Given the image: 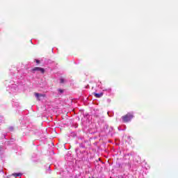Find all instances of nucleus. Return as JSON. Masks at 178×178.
<instances>
[{
  "instance_id": "1",
  "label": "nucleus",
  "mask_w": 178,
  "mask_h": 178,
  "mask_svg": "<svg viewBox=\"0 0 178 178\" xmlns=\"http://www.w3.org/2000/svg\"><path fill=\"white\" fill-rule=\"evenodd\" d=\"M134 118V115L131 113H128L127 115H124L122 117V122L124 123H128V122H131V120Z\"/></svg>"
},
{
  "instance_id": "2",
  "label": "nucleus",
  "mask_w": 178,
  "mask_h": 178,
  "mask_svg": "<svg viewBox=\"0 0 178 178\" xmlns=\"http://www.w3.org/2000/svg\"><path fill=\"white\" fill-rule=\"evenodd\" d=\"M32 72H33V73L34 72H40V73H42V74H44L45 73V70L40 67H35L32 69Z\"/></svg>"
},
{
  "instance_id": "3",
  "label": "nucleus",
  "mask_w": 178,
  "mask_h": 178,
  "mask_svg": "<svg viewBox=\"0 0 178 178\" xmlns=\"http://www.w3.org/2000/svg\"><path fill=\"white\" fill-rule=\"evenodd\" d=\"M93 95L95 97V98H101L103 97L104 93L103 92H100V93H93Z\"/></svg>"
},
{
  "instance_id": "4",
  "label": "nucleus",
  "mask_w": 178,
  "mask_h": 178,
  "mask_svg": "<svg viewBox=\"0 0 178 178\" xmlns=\"http://www.w3.org/2000/svg\"><path fill=\"white\" fill-rule=\"evenodd\" d=\"M35 96L36 97V98H38V100H40V97H42V95L35 92Z\"/></svg>"
},
{
  "instance_id": "5",
  "label": "nucleus",
  "mask_w": 178,
  "mask_h": 178,
  "mask_svg": "<svg viewBox=\"0 0 178 178\" xmlns=\"http://www.w3.org/2000/svg\"><path fill=\"white\" fill-rule=\"evenodd\" d=\"M13 176H15V177H18L19 176H22V173H15L13 174Z\"/></svg>"
},
{
  "instance_id": "6",
  "label": "nucleus",
  "mask_w": 178,
  "mask_h": 178,
  "mask_svg": "<svg viewBox=\"0 0 178 178\" xmlns=\"http://www.w3.org/2000/svg\"><path fill=\"white\" fill-rule=\"evenodd\" d=\"M60 83L61 84H63V83H65V79H60Z\"/></svg>"
},
{
  "instance_id": "7",
  "label": "nucleus",
  "mask_w": 178,
  "mask_h": 178,
  "mask_svg": "<svg viewBox=\"0 0 178 178\" xmlns=\"http://www.w3.org/2000/svg\"><path fill=\"white\" fill-rule=\"evenodd\" d=\"M58 91L60 92V94L63 93V90L59 89Z\"/></svg>"
},
{
  "instance_id": "8",
  "label": "nucleus",
  "mask_w": 178,
  "mask_h": 178,
  "mask_svg": "<svg viewBox=\"0 0 178 178\" xmlns=\"http://www.w3.org/2000/svg\"><path fill=\"white\" fill-rule=\"evenodd\" d=\"M36 63H40V60H36Z\"/></svg>"
}]
</instances>
